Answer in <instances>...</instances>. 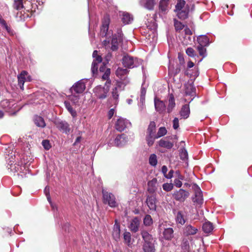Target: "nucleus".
<instances>
[{
  "instance_id": "f257e3e1",
  "label": "nucleus",
  "mask_w": 252,
  "mask_h": 252,
  "mask_svg": "<svg viewBox=\"0 0 252 252\" xmlns=\"http://www.w3.org/2000/svg\"><path fill=\"white\" fill-rule=\"evenodd\" d=\"M141 235L144 241L143 245L144 252H155L154 240L152 236L146 231H142Z\"/></svg>"
},
{
  "instance_id": "f03ea898",
  "label": "nucleus",
  "mask_w": 252,
  "mask_h": 252,
  "mask_svg": "<svg viewBox=\"0 0 252 252\" xmlns=\"http://www.w3.org/2000/svg\"><path fill=\"white\" fill-rule=\"evenodd\" d=\"M0 106L9 115H14L19 111L22 108L21 106L18 105L14 100H9L4 99L0 102Z\"/></svg>"
},
{
  "instance_id": "7ed1b4c3",
  "label": "nucleus",
  "mask_w": 252,
  "mask_h": 252,
  "mask_svg": "<svg viewBox=\"0 0 252 252\" xmlns=\"http://www.w3.org/2000/svg\"><path fill=\"white\" fill-rule=\"evenodd\" d=\"M110 82L106 81L104 87L98 86L94 89L95 94L100 99H104L107 96L109 90Z\"/></svg>"
},
{
  "instance_id": "20e7f679",
  "label": "nucleus",
  "mask_w": 252,
  "mask_h": 252,
  "mask_svg": "<svg viewBox=\"0 0 252 252\" xmlns=\"http://www.w3.org/2000/svg\"><path fill=\"white\" fill-rule=\"evenodd\" d=\"M102 194L104 203L108 204L111 207H116L117 206V203L114 194L104 190H102Z\"/></svg>"
},
{
  "instance_id": "39448f33",
  "label": "nucleus",
  "mask_w": 252,
  "mask_h": 252,
  "mask_svg": "<svg viewBox=\"0 0 252 252\" xmlns=\"http://www.w3.org/2000/svg\"><path fill=\"white\" fill-rule=\"evenodd\" d=\"M123 64L125 67L131 68L137 66L140 63L137 58H134L129 55H126L123 58Z\"/></svg>"
},
{
  "instance_id": "423d86ee",
  "label": "nucleus",
  "mask_w": 252,
  "mask_h": 252,
  "mask_svg": "<svg viewBox=\"0 0 252 252\" xmlns=\"http://www.w3.org/2000/svg\"><path fill=\"white\" fill-rule=\"evenodd\" d=\"M128 141V137L126 134H122L117 136L113 142H109L108 144L117 147H121L126 144Z\"/></svg>"
},
{
  "instance_id": "0eeeda50",
  "label": "nucleus",
  "mask_w": 252,
  "mask_h": 252,
  "mask_svg": "<svg viewBox=\"0 0 252 252\" xmlns=\"http://www.w3.org/2000/svg\"><path fill=\"white\" fill-rule=\"evenodd\" d=\"M189 195V192L183 189H180L173 193L174 199L180 202H184Z\"/></svg>"
},
{
  "instance_id": "6e6552de",
  "label": "nucleus",
  "mask_w": 252,
  "mask_h": 252,
  "mask_svg": "<svg viewBox=\"0 0 252 252\" xmlns=\"http://www.w3.org/2000/svg\"><path fill=\"white\" fill-rule=\"evenodd\" d=\"M85 81L84 79H82L76 82L70 89L71 93L81 94L86 89Z\"/></svg>"
},
{
  "instance_id": "1a4fd4ad",
  "label": "nucleus",
  "mask_w": 252,
  "mask_h": 252,
  "mask_svg": "<svg viewBox=\"0 0 252 252\" xmlns=\"http://www.w3.org/2000/svg\"><path fill=\"white\" fill-rule=\"evenodd\" d=\"M18 85L20 89L22 90H24V85L25 82H30L32 80L31 77L28 75V73L26 71H22L21 73L18 76Z\"/></svg>"
},
{
  "instance_id": "9d476101",
  "label": "nucleus",
  "mask_w": 252,
  "mask_h": 252,
  "mask_svg": "<svg viewBox=\"0 0 252 252\" xmlns=\"http://www.w3.org/2000/svg\"><path fill=\"white\" fill-rule=\"evenodd\" d=\"M122 41V32L121 30H119L117 34L113 35L111 40V48L114 51L118 49L119 43Z\"/></svg>"
},
{
  "instance_id": "9b49d317",
  "label": "nucleus",
  "mask_w": 252,
  "mask_h": 252,
  "mask_svg": "<svg viewBox=\"0 0 252 252\" xmlns=\"http://www.w3.org/2000/svg\"><path fill=\"white\" fill-rule=\"evenodd\" d=\"M192 188L195 191V196L192 198L194 202H196L198 204H201L203 202L202 192L200 188L195 184H194Z\"/></svg>"
},
{
  "instance_id": "f8f14e48",
  "label": "nucleus",
  "mask_w": 252,
  "mask_h": 252,
  "mask_svg": "<svg viewBox=\"0 0 252 252\" xmlns=\"http://www.w3.org/2000/svg\"><path fill=\"white\" fill-rule=\"evenodd\" d=\"M130 125V123L128 120L123 118H119L116 123L115 127L118 131H122Z\"/></svg>"
},
{
  "instance_id": "ddd939ff",
  "label": "nucleus",
  "mask_w": 252,
  "mask_h": 252,
  "mask_svg": "<svg viewBox=\"0 0 252 252\" xmlns=\"http://www.w3.org/2000/svg\"><path fill=\"white\" fill-rule=\"evenodd\" d=\"M93 57L95 58V59L92 63L91 69L92 73L94 74L97 71L98 63H100L102 62V58L100 56L97 55V51L96 50L94 51Z\"/></svg>"
},
{
  "instance_id": "4468645a",
  "label": "nucleus",
  "mask_w": 252,
  "mask_h": 252,
  "mask_svg": "<svg viewBox=\"0 0 252 252\" xmlns=\"http://www.w3.org/2000/svg\"><path fill=\"white\" fill-rule=\"evenodd\" d=\"M128 70L126 68L118 67L116 71V75L123 81V83L126 84L128 81L126 80V75L127 74Z\"/></svg>"
},
{
  "instance_id": "2eb2a0df",
  "label": "nucleus",
  "mask_w": 252,
  "mask_h": 252,
  "mask_svg": "<svg viewBox=\"0 0 252 252\" xmlns=\"http://www.w3.org/2000/svg\"><path fill=\"white\" fill-rule=\"evenodd\" d=\"M57 127L63 132L67 133L70 131V127L67 123L65 121H57L55 122Z\"/></svg>"
},
{
  "instance_id": "dca6fc26",
  "label": "nucleus",
  "mask_w": 252,
  "mask_h": 252,
  "mask_svg": "<svg viewBox=\"0 0 252 252\" xmlns=\"http://www.w3.org/2000/svg\"><path fill=\"white\" fill-rule=\"evenodd\" d=\"M155 107L156 111L159 113H162L165 110V105L164 102L157 97L154 99Z\"/></svg>"
},
{
  "instance_id": "f3484780",
  "label": "nucleus",
  "mask_w": 252,
  "mask_h": 252,
  "mask_svg": "<svg viewBox=\"0 0 252 252\" xmlns=\"http://www.w3.org/2000/svg\"><path fill=\"white\" fill-rule=\"evenodd\" d=\"M109 25V19L108 17H105L102 22V25L100 29V33L101 36H106L108 30Z\"/></svg>"
},
{
  "instance_id": "a211bd4d",
  "label": "nucleus",
  "mask_w": 252,
  "mask_h": 252,
  "mask_svg": "<svg viewBox=\"0 0 252 252\" xmlns=\"http://www.w3.org/2000/svg\"><path fill=\"white\" fill-rule=\"evenodd\" d=\"M147 204L151 210L155 211L156 209V198L155 196H148L146 200Z\"/></svg>"
},
{
  "instance_id": "6ab92c4d",
  "label": "nucleus",
  "mask_w": 252,
  "mask_h": 252,
  "mask_svg": "<svg viewBox=\"0 0 252 252\" xmlns=\"http://www.w3.org/2000/svg\"><path fill=\"white\" fill-rule=\"evenodd\" d=\"M139 219L137 218H134L131 221L129 228L131 231L136 232L139 229Z\"/></svg>"
},
{
  "instance_id": "aec40b11",
  "label": "nucleus",
  "mask_w": 252,
  "mask_h": 252,
  "mask_svg": "<svg viewBox=\"0 0 252 252\" xmlns=\"http://www.w3.org/2000/svg\"><path fill=\"white\" fill-rule=\"evenodd\" d=\"M157 189V179L154 178L148 183V190L150 193H153Z\"/></svg>"
},
{
  "instance_id": "412c9836",
  "label": "nucleus",
  "mask_w": 252,
  "mask_h": 252,
  "mask_svg": "<svg viewBox=\"0 0 252 252\" xmlns=\"http://www.w3.org/2000/svg\"><path fill=\"white\" fill-rule=\"evenodd\" d=\"M198 231V229L191 225L186 226L184 229V233L187 236L194 235Z\"/></svg>"
},
{
  "instance_id": "4be33fe9",
  "label": "nucleus",
  "mask_w": 252,
  "mask_h": 252,
  "mask_svg": "<svg viewBox=\"0 0 252 252\" xmlns=\"http://www.w3.org/2000/svg\"><path fill=\"white\" fill-rule=\"evenodd\" d=\"M175 106V102L174 95L172 94H169L168 104L167 108V111L168 113H171Z\"/></svg>"
},
{
  "instance_id": "5701e85b",
  "label": "nucleus",
  "mask_w": 252,
  "mask_h": 252,
  "mask_svg": "<svg viewBox=\"0 0 252 252\" xmlns=\"http://www.w3.org/2000/svg\"><path fill=\"white\" fill-rule=\"evenodd\" d=\"M186 212L183 211H179L177 213L176 220L177 223L183 225L186 222Z\"/></svg>"
},
{
  "instance_id": "b1692460",
  "label": "nucleus",
  "mask_w": 252,
  "mask_h": 252,
  "mask_svg": "<svg viewBox=\"0 0 252 252\" xmlns=\"http://www.w3.org/2000/svg\"><path fill=\"white\" fill-rule=\"evenodd\" d=\"M140 4L148 9H152L155 4V0H140Z\"/></svg>"
},
{
  "instance_id": "393cba45",
  "label": "nucleus",
  "mask_w": 252,
  "mask_h": 252,
  "mask_svg": "<svg viewBox=\"0 0 252 252\" xmlns=\"http://www.w3.org/2000/svg\"><path fill=\"white\" fill-rule=\"evenodd\" d=\"M158 143L159 147L165 148L168 149H171L173 146V144L172 142L166 140L164 138L161 139L160 140H159Z\"/></svg>"
},
{
  "instance_id": "a878e982",
  "label": "nucleus",
  "mask_w": 252,
  "mask_h": 252,
  "mask_svg": "<svg viewBox=\"0 0 252 252\" xmlns=\"http://www.w3.org/2000/svg\"><path fill=\"white\" fill-rule=\"evenodd\" d=\"M180 114L183 118H188L189 117L190 114L189 105L188 104H185L183 105L180 111Z\"/></svg>"
},
{
  "instance_id": "bb28decb",
  "label": "nucleus",
  "mask_w": 252,
  "mask_h": 252,
  "mask_svg": "<svg viewBox=\"0 0 252 252\" xmlns=\"http://www.w3.org/2000/svg\"><path fill=\"white\" fill-rule=\"evenodd\" d=\"M146 93V88L143 85L142 86L140 92V105L139 107L142 111L144 108V102L145 99V95Z\"/></svg>"
},
{
  "instance_id": "cd10ccee",
  "label": "nucleus",
  "mask_w": 252,
  "mask_h": 252,
  "mask_svg": "<svg viewBox=\"0 0 252 252\" xmlns=\"http://www.w3.org/2000/svg\"><path fill=\"white\" fill-rule=\"evenodd\" d=\"M176 14L178 18L182 20L186 19L188 16L189 7H186L180 10L176 11Z\"/></svg>"
},
{
  "instance_id": "c85d7f7f",
  "label": "nucleus",
  "mask_w": 252,
  "mask_h": 252,
  "mask_svg": "<svg viewBox=\"0 0 252 252\" xmlns=\"http://www.w3.org/2000/svg\"><path fill=\"white\" fill-rule=\"evenodd\" d=\"M197 41L199 45L201 46H208L209 44V39L208 37L205 35H201L197 37Z\"/></svg>"
},
{
  "instance_id": "c756f323",
  "label": "nucleus",
  "mask_w": 252,
  "mask_h": 252,
  "mask_svg": "<svg viewBox=\"0 0 252 252\" xmlns=\"http://www.w3.org/2000/svg\"><path fill=\"white\" fill-rule=\"evenodd\" d=\"M168 0H161L159 3V11L162 14H164L168 10Z\"/></svg>"
},
{
  "instance_id": "7c9ffc66",
  "label": "nucleus",
  "mask_w": 252,
  "mask_h": 252,
  "mask_svg": "<svg viewBox=\"0 0 252 252\" xmlns=\"http://www.w3.org/2000/svg\"><path fill=\"white\" fill-rule=\"evenodd\" d=\"M214 227L213 224L210 221H206L203 223L202 229L206 233H209L212 231Z\"/></svg>"
},
{
  "instance_id": "2f4dec72",
  "label": "nucleus",
  "mask_w": 252,
  "mask_h": 252,
  "mask_svg": "<svg viewBox=\"0 0 252 252\" xmlns=\"http://www.w3.org/2000/svg\"><path fill=\"white\" fill-rule=\"evenodd\" d=\"M34 122L38 127H44L46 126L43 118L40 116H35L34 118Z\"/></svg>"
},
{
  "instance_id": "473e14b6",
  "label": "nucleus",
  "mask_w": 252,
  "mask_h": 252,
  "mask_svg": "<svg viewBox=\"0 0 252 252\" xmlns=\"http://www.w3.org/2000/svg\"><path fill=\"white\" fill-rule=\"evenodd\" d=\"M122 21L125 24H128L133 20V17L129 13L123 12L122 15Z\"/></svg>"
},
{
  "instance_id": "72a5a7b5",
  "label": "nucleus",
  "mask_w": 252,
  "mask_h": 252,
  "mask_svg": "<svg viewBox=\"0 0 252 252\" xmlns=\"http://www.w3.org/2000/svg\"><path fill=\"white\" fill-rule=\"evenodd\" d=\"M163 236L165 239L170 240L173 237V230L171 228L165 229L163 231Z\"/></svg>"
},
{
  "instance_id": "f704fd0d",
  "label": "nucleus",
  "mask_w": 252,
  "mask_h": 252,
  "mask_svg": "<svg viewBox=\"0 0 252 252\" xmlns=\"http://www.w3.org/2000/svg\"><path fill=\"white\" fill-rule=\"evenodd\" d=\"M195 88L191 84H188L185 86V93L187 95H193L194 94Z\"/></svg>"
},
{
  "instance_id": "c9c22d12",
  "label": "nucleus",
  "mask_w": 252,
  "mask_h": 252,
  "mask_svg": "<svg viewBox=\"0 0 252 252\" xmlns=\"http://www.w3.org/2000/svg\"><path fill=\"white\" fill-rule=\"evenodd\" d=\"M44 193L47 197V199L48 202L50 204V205H51L52 209L53 210L56 209L57 208L56 206L55 205L53 204V203L52 202L50 194H49V193H50L49 187H48L47 186L45 187V188L44 189Z\"/></svg>"
},
{
  "instance_id": "e433bc0d",
  "label": "nucleus",
  "mask_w": 252,
  "mask_h": 252,
  "mask_svg": "<svg viewBox=\"0 0 252 252\" xmlns=\"http://www.w3.org/2000/svg\"><path fill=\"white\" fill-rule=\"evenodd\" d=\"M147 134H150L152 135H156V124L154 122H151L148 129Z\"/></svg>"
},
{
  "instance_id": "4c0bfd02",
  "label": "nucleus",
  "mask_w": 252,
  "mask_h": 252,
  "mask_svg": "<svg viewBox=\"0 0 252 252\" xmlns=\"http://www.w3.org/2000/svg\"><path fill=\"white\" fill-rule=\"evenodd\" d=\"M120 87L119 85H118L117 87H115L112 90V97L114 100L115 104H117L118 103V99L119 98V93H118V88Z\"/></svg>"
},
{
  "instance_id": "58836bf2",
  "label": "nucleus",
  "mask_w": 252,
  "mask_h": 252,
  "mask_svg": "<svg viewBox=\"0 0 252 252\" xmlns=\"http://www.w3.org/2000/svg\"><path fill=\"white\" fill-rule=\"evenodd\" d=\"M188 7V5H186V1L184 0H179L178 1L176 6L175 11H177L183 9L186 7Z\"/></svg>"
},
{
  "instance_id": "ea45409f",
  "label": "nucleus",
  "mask_w": 252,
  "mask_h": 252,
  "mask_svg": "<svg viewBox=\"0 0 252 252\" xmlns=\"http://www.w3.org/2000/svg\"><path fill=\"white\" fill-rule=\"evenodd\" d=\"M157 135H152L150 134H147L146 136V141L149 146H151L154 143L155 140L158 139Z\"/></svg>"
},
{
  "instance_id": "a19ab883",
  "label": "nucleus",
  "mask_w": 252,
  "mask_h": 252,
  "mask_svg": "<svg viewBox=\"0 0 252 252\" xmlns=\"http://www.w3.org/2000/svg\"><path fill=\"white\" fill-rule=\"evenodd\" d=\"M69 99L74 104L79 105L80 97L79 94L76 95L75 93H72V94L69 97Z\"/></svg>"
},
{
  "instance_id": "79ce46f5",
  "label": "nucleus",
  "mask_w": 252,
  "mask_h": 252,
  "mask_svg": "<svg viewBox=\"0 0 252 252\" xmlns=\"http://www.w3.org/2000/svg\"><path fill=\"white\" fill-rule=\"evenodd\" d=\"M143 222L144 225L146 226H150L152 224L153 221L151 216L149 215H146L144 218Z\"/></svg>"
},
{
  "instance_id": "37998d69",
  "label": "nucleus",
  "mask_w": 252,
  "mask_h": 252,
  "mask_svg": "<svg viewBox=\"0 0 252 252\" xmlns=\"http://www.w3.org/2000/svg\"><path fill=\"white\" fill-rule=\"evenodd\" d=\"M167 130L165 127H159L156 134L157 137L158 138L164 136L167 133Z\"/></svg>"
},
{
  "instance_id": "c03bdc74",
  "label": "nucleus",
  "mask_w": 252,
  "mask_h": 252,
  "mask_svg": "<svg viewBox=\"0 0 252 252\" xmlns=\"http://www.w3.org/2000/svg\"><path fill=\"white\" fill-rule=\"evenodd\" d=\"M124 239L125 242L127 245L129 246L131 244V234L128 232H125L124 234Z\"/></svg>"
},
{
  "instance_id": "a18cd8bd",
  "label": "nucleus",
  "mask_w": 252,
  "mask_h": 252,
  "mask_svg": "<svg viewBox=\"0 0 252 252\" xmlns=\"http://www.w3.org/2000/svg\"><path fill=\"white\" fill-rule=\"evenodd\" d=\"M65 107L70 112L72 117H75L76 116V112L71 107L69 103L67 102H64Z\"/></svg>"
},
{
  "instance_id": "49530a36",
  "label": "nucleus",
  "mask_w": 252,
  "mask_h": 252,
  "mask_svg": "<svg viewBox=\"0 0 252 252\" xmlns=\"http://www.w3.org/2000/svg\"><path fill=\"white\" fill-rule=\"evenodd\" d=\"M157 156L153 154H152L149 158V163L152 166H156L157 164Z\"/></svg>"
},
{
  "instance_id": "de8ad7c7",
  "label": "nucleus",
  "mask_w": 252,
  "mask_h": 252,
  "mask_svg": "<svg viewBox=\"0 0 252 252\" xmlns=\"http://www.w3.org/2000/svg\"><path fill=\"white\" fill-rule=\"evenodd\" d=\"M204 47L205 46L198 45L197 47L199 55L203 58L206 56V49Z\"/></svg>"
},
{
  "instance_id": "09e8293b",
  "label": "nucleus",
  "mask_w": 252,
  "mask_h": 252,
  "mask_svg": "<svg viewBox=\"0 0 252 252\" xmlns=\"http://www.w3.org/2000/svg\"><path fill=\"white\" fill-rule=\"evenodd\" d=\"M174 22L175 28L177 31H180L184 28V25L181 22L176 19H174Z\"/></svg>"
},
{
  "instance_id": "8fccbe9b",
  "label": "nucleus",
  "mask_w": 252,
  "mask_h": 252,
  "mask_svg": "<svg viewBox=\"0 0 252 252\" xmlns=\"http://www.w3.org/2000/svg\"><path fill=\"white\" fill-rule=\"evenodd\" d=\"M23 0H15L14 3V7L17 10H20L23 7Z\"/></svg>"
},
{
  "instance_id": "3c124183",
  "label": "nucleus",
  "mask_w": 252,
  "mask_h": 252,
  "mask_svg": "<svg viewBox=\"0 0 252 252\" xmlns=\"http://www.w3.org/2000/svg\"><path fill=\"white\" fill-rule=\"evenodd\" d=\"M180 157L181 159L186 160L188 159V154L185 149H182L180 153Z\"/></svg>"
},
{
  "instance_id": "603ef678",
  "label": "nucleus",
  "mask_w": 252,
  "mask_h": 252,
  "mask_svg": "<svg viewBox=\"0 0 252 252\" xmlns=\"http://www.w3.org/2000/svg\"><path fill=\"white\" fill-rule=\"evenodd\" d=\"M163 190L166 191H169L173 188V184L171 183H164L162 185Z\"/></svg>"
},
{
  "instance_id": "864d4df0",
  "label": "nucleus",
  "mask_w": 252,
  "mask_h": 252,
  "mask_svg": "<svg viewBox=\"0 0 252 252\" xmlns=\"http://www.w3.org/2000/svg\"><path fill=\"white\" fill-rule=\"evenodd\" d=\"M186 53L189 56L191 57H194L196 55L194 50L191 47L188 48L186 49Z\"/></svg>"
},
{
  "instance_id": "5fc2aeb1",
  "label": "nucleus",
  "mask_w": 252,
  "mask_h": 252,
  "mask_svg": "<svg viewBox=\"0 0 252 252\" xmlns=\"http://www.w3.org/2000/svg\"><path fill=\"white\" fill-rule=\"evenodd\" d=\"M110 74V69H106V71H105L104 74L102 76V78L104 80H107L108 81V79L109 78V76ZM110 83L109 81H108Z\"/></svg>"
},
{
  "instance_id": "6e6d98bb",
  "label": "nucleus",
  "mask_w": 252,
  "mask_h": 252,
  "mask_svg": "<svg viewBox=\"0 0 252 252\" xmlns=\"http://www.w3.org/2000/svg\"><path fill=\"white\" fill-rule=\"evenodd\" d=\"M42 144L43 146L46 150H49L51 147L49 141L48 140H43Z\"/></svg>"
},
{
  "instance_id": "4d7b16f0",
  "label": "nucleus",
  "mask_w": 252,
  "mask_h": 252,
  "mask_svg": "<svg viewBox=\"0 0 252 252\" xmlns=\"http://www.w3.org/2000/svg\"><path fill=\"white\" fill-rule=\"evenodd\" d=\"M113 236L115 240L117 241L120 238V231L117 230H113Z\"/></svg>"
},
{
  "instance_id": "13d9d810",
  "label": "nucleus",
  "mask_w": 252,
  "mask_h": 252,
  "mask_svg": "<svg viewBox=\"0 0 252 252\" xmlns=\"http://www.w3.org/2000/svg\"><path fill=\"white\" fill-rule=\"evenodd\" d=\"M173 127L175 129H177L179 126V120L177 118H175L173 121Z\"/></svg>"
},
{
  "instance_id": "bf43d9fd",
  "label": "nucleus",
  "mask_w": 252,
  "mask_h": 252,
  "mask_svg": "<svg viewBox=\"0 0 252 252\" xmlns=\"http://www.w3.org/2000/svg\"><path fill=\"white\" fill-rule=\"evenodd\" d=\"M174 184L177 188H180L182 186V183L180 179H175L174 181Z\"/></svg>"
},
{
  "instance_id": "052dcab7",
  "label": "nucleus",
  "mask_w": 252,
  "mask_h": 252,
  "mask_svg": "<svg viewBox=\"0 0 252 252\" xmlns=\"http://www.w3.org/2000/svg\"><path fill=\"white\" fill-rule=\"evenodd\" d=\"M185 33L186 35H190L192 34L191 31L187 27H186L184 30Z\"/></svg>"
},
{
  "instance_id": "680f3d73",
  "label": "nucleus",
  "mask_w": 252,
  "mask_h": 252,
  "mask_svg": "<svg viewBox=\"0 0 252 252\" xmlns=\"http://www.w3.org/2000/svg\"><path fill=\"white\" fill-rule=\"evenodd\" d=\"M115 112L114 108L111 109L108 113V117L109 119H111Z\"/></svg>"
},
{
  "instance_id": "e2e57ef3",
  "label": "nucleus",
  "mask_w": 252,
  "mask_h": 252,
  "mask_svg": "<svg viewBox=\"0 0 252 252\" xmlns=\"http://www.w3.org/2000/svg\"><path fill=\"white\" fill-rule=\"evenodd\" d=\"M167 167L165 165H163L161 168V171L164 177H165V175L167 174Z\"/></svg>"
},
{
  "instance_id": "0e129e2a",
  "label": "nucleus",
  "mask_w": 252,
  "mask_h": 252,
  "mask_svg": "<svg viewBox=\"0 0 252 252\" xmlns=\"http://www.w3.org/2000/svg\"><path fill=\"white\" fill-rule=\"evenodd\" d=\"M173 173H174L173 170H171L169 171V172L168 173V174H167L165 175V177L167 179H171L173 176Z\"/></svg>"
},
{
  "instance_id": "69168bd1",
  "label": "nucleus",
  "mask_w": 252,
  "mask_h": 252,
  "mask_svg": "<svg viewBox=\"0 0 252 252\" xmlns=\"http://www.w3.org/2000/svg\"><path fill=\"white\" fill-rule=\"evenodd\" d=\"M113 230H117L120 231V225L117 223V221H115V224L114 226Z\"/></svg>"
},
{
  "instance_id": "338daca9",
  "label": "nucleus",
  "mask_w": 252,
  "mask_h": 252,
  "mask_svg": "<svg viewBox=\"0 0 252 252\" xmlns=\"http://www.w3.org/2000/svg\"><path fill=\"white\" fill-rule=\"evenodd\" d=\"M81 139H82V138L81 136L77 137L75 140L74 145H76L77 144V143H79L81 141Z\"/></svg>"
},
{
  "instance_id": "774afa93",
  "label": "nucleus",
  "mask_w": 252,
  "mask_h": 252,
  "mask_svg": "<svg viewBox=\"0 0 252 252\" xmlns=\"http://www.w3.org/2000/svg\"><path fill=\"white\" fill-rule=\"evenodd\" d=\"M194 66V63L193 62H191V61H189L188 63V68H191L193 66Z\"/></svg>"
}]
</instances>
